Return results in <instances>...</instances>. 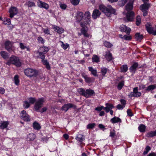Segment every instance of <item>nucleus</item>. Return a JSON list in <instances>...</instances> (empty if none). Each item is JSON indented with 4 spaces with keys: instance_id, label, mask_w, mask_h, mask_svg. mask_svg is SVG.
<instances>
[{
    "instance_id": "obj_1",
    "label": "nucleus",
    "mask_w": 156,
    "mask_h": 156,
    "mask_svg": "<svg viewBox=\"0 0 156 156\" xmlns=\"http://www.w3.org/2000/svg\"><path fill=\"white\" fill-rule=\"evenodd\" d=\"M133 2L134 0H130L129 2L126 6V9L128 11L126 15V18L129 21H132L134 18L133 12H130L133 9Z\"/></svg>"
},
{
    "instance_id": "obj_2",
    "label": "nucleus",
    "mask_w": 156,
    "mask_h": 156,
    "mask_svg": "<svg viewBox=\"0 0 156 156\" xmlns=\"http://www.w3.org/2000/svg\"><path fill=\"white\" fill-rule=\"evenodd\" d=\"M100 9L104 12L108 17H110L111 14H115V11L110 5H109L106 7L102 5H101L99 6Z\"/></svg>"
},
{
    "instance_id": "obj_3",
    "label": "nucleus",
    "mask_w": 156,
    "mask_h": 156,
    "mask_svg": "<svg viewBox=\"0 0 156 156\" xmlns=\"http://www.w3.org/2000/svg\"><path fill=\"white\" fill-rule=\"evenodd\" d=\"M80 94L86 98L90 97L95 95V93L93 90L87 89L85 90L83 88H80L78 90Z\"/></svg>"
},
{
    "instance_id": "obj_4",
    "label": "nucleus",
    "mask_w": 156,
    "mask_h": 156,
    "mask_svg": "<svg viewBox=\"0 0 156 156\" xmlns=\"http://www.w3.org/2000/svg\"><path fill=\"white\" fill-rule=\"evenodd\" d=\"M25 74L30 77H36L38 75V71L35 69L32 68L26 69L24 70Z\"/></svg>"
},
{
    "instance_id": "obj_5",
    "label": "nucleus",
    "mask_w": 156,
    "mask_h": 156,
    "mask_svg": "<svg viewBox=\"0 0 156 156\" xmlns=\"http://www.w3.org/2000/svg\"><path fill=\"white\" fill-rule=\"evenodd\" d=\"M88 24L87 22H83V21H81L80 23V25L82 27V29H81V34L85 37H89L90 36V35L87 33V28L86 27V25Z\"/></svg>"
},
{
    "instance_id": "obj_6",
    "label": "nucleus",
    "mask_w": 156,
    "mask_h": 156,
    "mask_svg": "<svg viewBox=\"0 0 156 156\" xmlns=\"http://www.w3.org/2000/svg\"><path fill=\"white\" fill-rule=\"evenodd\" d=\"M44 102V99L43 98H40L36 102L34 105V108L37 112H39V109L42 107L43 103Z\"/></svg>"
},
{
    "instance_id": "obj_7",
    "label": "nucleus",
    "mask_w": 156,
    "mask_h": 156,
    "mask_svg": "<svg viewBox=\"0 0 156 156\" xmlns=\"http://www.w3.org/2000/svg\"><path fill=\"white\" fill-rule=\"evenodd\" d=\"M150 7V4L147 3H144L140 6V9L143 12V16H145L147 15V11Z\"/></svg>"
},
{
    "instance_id": "obj_8",
    "label": "nucleus",
    "mask_w": 156,
    "mask_h": 156,
    "mask_svg": "<svg viewBox=\"0 0 156 156\" xmlns=\"http://www.w3.org/2000/svg\"><path fill=\"white\" fill-rule=\"evenodd\" d=\"M10 61L12 64H14L16 66L20 67L21 65L19 58L17 57L13 56L10 58Z\"/></svg>"
},
{
    "instance_id": "obj_9",
    "label": "nucleus",
    "mask_w": 156,
    "mask_h": 156,
    "mask_svg": "<svg viewBox=\"0 0 156 156\" xmlns=\"http://www.w3.org/2000/svg\"><path fill=\"white\" fill-rule=\"evenodd\" d=\"M9 12L10 13L9 17L12 18L14 15L17 14L18 12V10L16 7L11 6L9 9Z\"/></svg>"
},
{
    "instance_id": "obj_10",
    "label": "nucleus",
    "mask_w": 156,
    "mask_h": 156,
    "mask_svg": "<svg viewBox=\"0 0 156 156\" xmlns=\"http://www.w3.org/2000/svg\"><path fill=\"white\" fill-rule=\"evenodd\" d=\"M73 108L74 109H76V106L75 105L71 103L65 104L64 105L62 108V109L64 110L65 112H66L70 108Z\"/></svg>"
},
{
    "instance_id": "obj_11",
    "label": "nucleus",
    "mask_w": 156,
    "mask_h": 156,
    "mask_svg": "<svg viewBox=\"0 0 156 156\" xmlns=\"http://www.w3.org/2000/svg\"><path fill=\"white\" fill-rule=\"evenodd\" d=\"M20 115L21 119L24 121H30V116L27 114L25 111H22L20 113Z\"/></svg>"
},
{
    "instance_id": "obj_12",
    "label": "nucleus",
    "mask_w": 156,
    "mask_h": 156,
    "mask_svg": "<svg viewBox=\"0 0 156 156\" xmlns=\"http://www.w3.org/2000/svg\"><path fill=\"white\" fill-rule=\"evenodd\" d=\"M5 48L9 52H11L13 51L14 50V47L12 46L11 42L9 41H7L5 43Z\"/></svg>"
},
{
    "instance_id": "obj_13",
    "label": "nucleus",
    "mask_w": 156,
    "mask_h": 156,
    "mask_svg": "<svg viewBox=\"0 0 156 156\" xmlns=\"http://www.w3.org/2000/svg\"><path fill=\"white\" fill-rule=\"evenodd\" d=\"M84 17L83 20H85L83 21V22H87V24H89V22L90 21V13L89 11H87L85 12L84 14L83 15Z\"/></svg>"
},
{
    "instance_id": "obj_14",
    "label": "nucleus",
    "mask_w": 156,
    "mask_h": 156,
    "mask_svg": "<svg viewBox=\"0 0 156 156\" xmlns=\"http://www.w3.org/2000/svg\"><path fill=\"white\" fill-rule=\"evenodd\" d=\"M120 30L121 31L126 32L128 35H129L131 31V29L127 27L126 26L124 25L121 26Z\"/></svg>"
},
{
    "instance_id": "obj_15",
    "label": "nucleus",
    "mask_w": 156,
    "mask_h": 156,
    "mask_svg": "<svg viewBox=\"0 0 156 156\" xmlns=\"http://www.w3.org/2000/svg\"><path fill=\"white\" fill-rule=\"evenodd\" d=\"M100 12L98 9H94L93 12L92 17L94 19H96L98 17H99L101 15Z\"/></svg>"
},
{
    "instance_id": "obj_16",
    "label": "nucleus",
    "mask_w": 156,
    "mask_h": 156,
    "mask_svg": "<svg viewBox=\"0 0 156 156\" xmlns=\"http://www.w3.org/2000/svg\"><path fill=\"white\" fill-rule=\"evenodd\" d=\"M83 13L82 12L78 11L76 16V20L78 22H80L83 18Z\"/></svg>"
},
{
    "instance_id": "obj_17",
    "label": "nucleus",
    "mask_w": 156,
    "mask_h": 156,
    "mask_svg": "<svg viewBox=\"0 0 156 156\" xmlns=\"http://www.w3.org/2000/svg\"><path fill=\"white\" fill-rule=\"evenodd\" d=\"M48 50L49 49L48 47L44 46L40 47L37 52H40V53H41L45 54Z\"/></svg>"
},
{
    "instance_id": "obj_18",
    "label": "nucleus",
    "mask_w": 156,
    "mask_h": 156,
    "mask_svg": "<svg viewBox=\"0 0 156 156\" xmlns=\"http://www.w3.org/2000/svg\"><path fill=\"white\" fill-rule=\"evenodd\" d=\"M138 66L137 62H135L133 65L130 67L129 69L131 72L134 73L136 70V68Z\"/></svg>"
},
{
    "instance_id": "obj_19",
    "label": "nucleus",
    "mask_w": 156,
    "mask_h": 156,
    "mask_svg": "<svg viewBox=\"0 0 156 156\" xmlns=\"http://www.w3.org/2000/svg\"><path fill=\"white\" fill-rule=\"evenodd\" d=\"M38 6L41 8H43L47 9L49 8L48 5L46 3L39 1L38 2Z\"/></svg>"
},
{
    "instance_id": "obj_20",
    "label": "nucleus",
    "mask_w": 156,
    "mask_h": 156,
    "mask_svg": "<svg viewBox=\"0 0 156 156\" xmlns=\"http://www.w3.org/2000/svg\"><path fill=\"white\" fill-rule=\"evenodd\" d=\"M145 27L147 31L149 34H151L153 33V29L151 25L147 23L146 24Z\"/></svg>"
},
{
    "instance_id": "obj_21",
    "label": "nucleus",
    "mask_w": 156,
    "mask_h": 156,
    "mask_svg": "<svg viewBox=\"0 0 156 156\" xmlns=\"http://www.w3.org/2000/svg\"><path fill=\"white\" fill-rule=\"evenodd\" d=\"M82 76L84 78L86 82L90 83L92 82L94 80V79L93 78H90L88 77L87 75L85 74H82Z\"/></svg>"
},
{
    "instance_id": "obj_22",
    "label": "nucleus",
    "mask_w": 156,
    "mask_h": 156,
    "mask_svg": "<svg viewBox=\"0 0 156 156\" xmlns=\"http://www.w3.org/2000/svg\"><path fill=\"white\" fill-rule=\"evenodd\" d=\"M9 122L8 121L2 122L0 123V128L4 129L7 127Z\"/></svg>"
},
{
    "instance_id": "obj_23",
    "label": "nucleus",
    "mask_w": 156,
    "mask_h": 156,
    "mask_svg": "<svg viewBox=\"0 0 156 156\" xmlns=\"http://www.w3.org/2000/svg\"><path fill=\"white\" fill-rule=\"evenodd\" d=\"M133 91L134 93V97H140L141 95V93L138 91V87H135L133 88Z\"/></svg>"
},
{
    "instance_id": "obj_24",
    "label": "nucleus",
    "mask_w": 156,
    "mask_h": 156,
    "mask_svg": "<svg viewBox=\"0 0 156 156\" xmlns=\"http://www.w3.org/2000/svg\"><path fill=\"white\" fill-rule=\"evenodd\" d=\"M136 39L139 41H141V40L143 38V36L140 34V33H136L135 35Z\"/></svg>"
},
{
    "instance_id": "obj_25",
    "label": "nucleus",
    "mask_w": 156,
    "mask_h": 156,
    "mask_svg": "<svg viewBox=\"0 0 156 156\" xmlns=\"http://www.w3.org/2000/svg\"><path fill=\"white\" fill-rule=\"evenodd\" d=\"M156 136V130L154 131H152L147 133L146 136L148 137H153Z\"/></svg>"
},
{
    "instance_id": "obj_26",
    "label": "nucleus",
    "mask_w": 156,
    "mask_h": 156,
    "mask_svg": "<svg viewBox=\"0 0 156 156\" xmlns=\"http://www.w3.org/2000/svg\"><path fill=\"white\" fill-rule=\"evenodd\" d=\"M105 57L106 59L109 61H111L113 59L112 55L109 51L107 52L106 54L105 55Z\"/></svg>"
},
{
    "instance_id": "obj_27",
    "label": "nucleus",
    "mask_w": 156,
    "mask_h": 156,
    "mask_svg": "<svg viewBox=\"0 0 156 156\" xmlns=\"http://www.w3.org/2000/svg\"><path fill=\"white\" fill-rule=\"evenodd\" d=\"M36 137V135L34 133H30L27 136V140L28 141L33 140Z\"/></svg>"
},
{
    "instance_id": "obj_28",
    "label": "nucleus",
    "mask_w": 156,
    "mask_h": 156,
    "mask_svg": "<svg viewBox=\"0 0 156 156\" xmlns=\"http://www.w3.org/2000/svg\"><path fill=\"white\" fill-rule=\"evenodd\" d=\"M89 70L91 72V73L94 76H98L97 75V71L95 69H94L92 67H88Z\"/></svg>"
},
{
    "instance_id": "obj_29",
    "label": "nucleus",
    "mask_w": 156,
    "mask_h": 156,
    "mask_svg": "<svg viewBox=\"0 0 156 156\" xmlns=\"http://www.w3.org/2000/svg\"><path fill=\"white\" fill-rule=\"evenodd\" d=\"M0 54L2 57L4 59H7L8 58V53L4 51H1Z\"/></svg>"
},
{
    "instance_id": "obj_30",
    "label": "nucleus",
    "mask_w": 156,
    "mask_h": 156,
    "mask_svg": "<svg viewBox=\"0 0 156 156\" xmlns=\"http://www.w3.org/2000/svg\"><path fill=\"white\" fill-rule=\"evenodd\" d=\"M42 62L43 65L45 66L48 69H50V67L48 62L47 60L43 59L42 60Z\"/></svg>"
},
{
    "instance_id": "obj_31",
    "label": "nucleus",
    "mask_w": 156,
    "mask_h": 156,
    "mask_svg": "<svg viewBox=\"0 0 156 156\" xmlns=\"http://www.w3.org/2000/svg\"><path fill=\"white\" fill-rule=\"evenodd\" d=\"M33 127L34 129L37 130H39L41 128V126L39 123L36 122H35L33 123Z\"/></svg>"
},
{
    "instance_id": "obj_32",
    "label": "nucleus",
    "mask_w": 156,
    "mask_h": 156,
    "mask_svg": "<svg viewBox=\"0 0 156 156\" xmlns=\"http://www.w3.org/2000/svg\"><path fill=\"white\" fill-rule=\"evenodd\" d=\"M111 121L113 123L121 122V119L119 117H115L111 119Z\"/></svg>"
},
{
    "instance_id": "obj_33",
    "label": "nucleus",
    "mask_w": 156,
    "mask_h": 156,
    "mask_svg": "<svg viewBox=\"0 0 156 156\" xmlns=\"http://www.w3.org/2000/svg\"><path fill=\"white\" fill-rule=\"evenodd\" d=\"M146 127L144 125L141 124L138 127V129L141 132H144Z\"/></svg>"
},
{
    "instance_id": "obj_34",
    "label": "nucleus",
    "mask_w": 156,
    "mask_h": 156,
    "mask_svg": "<svg viewBox=\"0 0 156 156\" xmlns=\"http://www.w3.org/2000/svg\"><path fill=\"white\" fill-rule=\"evenodd\" d=\"M120 69L121 72L125 73L127 71V66L126 65H123L120 68Z\"/></svg>"
},
{
    "instance_id": "obj_35",
    "label": "nucleus",
    "mask_w": 156,
    "mask_h": 156,
    "mask_svg": "<svg viewBox=\"0 0 156 156\" xmlns=\"http://www.w3.org/2000/svg\"><path fill=\"white\" fill-rule=\"evenodd\" d=\"M156 88V84L151 85L147 87L146 90L148 91H150L153 90Z\"/></svg>"
},
{
    "instance_id": "obj_36",
    "label": "nucleus",
    "mask_w": 156,
    "mask_h": 156,
    "mask_svg": "<svg viewBox=\"0 0 156 156\" xmlns=\"http://www.w3.org/2000/svg\"><path fill=\"white\" fill-rule=\"evenodd\" d=\"M92 60L93 62H98L100 61V59L96 55H94L92 58Z\"/></svg>"
},
{
    "instance_id": "obj_37",
    "label": "nucleus",
    "mask_w": 156,
    "mask_h": 156,
    "mask_svg": "<svg viewBox=\"0 0 156 156\" xmlns=\"http://www.w3.org/2000/svg\"><path fill=\"white\" fill-rule=\"evenodd\" d=\"M83 136V135L79 134L76 136V139L80 142H82L84 139Z\"/></svg>"
},
{
    "instance_id": "obj_38",
    "label": "nucleus",
    "mask_w": 156,
    "mask_h": 156,
    "mask_svg": "<svg viewBox=\"0 0 156 156\" xmlns=\"http://www.w3.org/2000/svg\"><path fill=\"white\" fill-rule=\"evenodd\" d=\"M124 81H122L119 83L117 86V88L119 90H121L122 89L124 85Z\"/></svg>"
},
{
    "instance_id": "obj_39",
    "label": "nucleus",
    "mask_w": 156,
    "mask_h": 156,
    "mask_svg": "<svg viewBox=\"0 0 156 156\" xmlns=\"http://www.w3.org/2000/svg\"><path fill=\"white\" fill-rule=\"evenodd\" d=\"M141 22V20L140 17L139 16H137L136 18V24L137 26H139Z\"/></svg>"
},
{
    "instance_id": "obj_40",
    "label": "nucleus",
    "mask_w": 156,
    "mask_h": 156,
    "mask_svg": "<svg viewBox=\"0 0 156 156\" xmlns=\"http://www.w3.org/2000/svg\"><path fill=\"white\" fill-rule=\"evenodd\" d=\"M151 148L150 147L148 146H146L145 149V150L143 152V154L144 155H146L147 154L149 151L151 150Z\"/></svg>"
},
{
    "instance_id": "obj_41",
    "label": "nucleus",
    "mask_w": 156,
    "mask_h": 156,
    "mask_svg": "<svg viewBox=\"0 0 156 156\" xmlns=\"http://www.w3.org/2000/svg\"><path fill=\"white\" fill-rule=\"evenodd\" d=\"M127 0H122L119 2L118 4L120 6H123L127 2Z\"/></svg>"
},
{
    "instance_id": "obj_42",
    "label": "nucleus",
    "mask_w": 156,
    "mask_h": 156,
    "mask_svg": "<svg viewBox=\"0 0 156 156\" xmlns=\"http://www.w3.org/2000/svg\"><path fill=\"white\" fill-rule=\"evenodd\" d=\"M14 80L15 84L16 85H18L19 83V76L17 75L15 76Z\"/></svg>"
},
{
    "instance_id": "obj_43",
    "label": "nucleus",
    "mask_w": 156,
    "mask_h": 156,
    "mask_svg": "<svg viewBox=\"0 0 156 156\" xmlns=\"http://www.w3.org/2000/svg\"><path fill=\"white\" fill-rule=\"evenodd\" d=\"M104 44L105 46L108 48H111L112 46V44L109 42L105 41Z\"/></svg>"
},
{
    "instance_id": "obj_44",
    "label": "nucleus",
    "mask_w": 156,
    "mask_h": 156,
    "mask_svg": "<svg viewBox=\"0 0 156 156\" xmlns=\"http://www.w3.org/2000/svg\"><path fill=\"white\" fill-rule=\"evenodd\" d=\"M95 126V124L94 123H90L87 126V129H92Z\"/></svg>"
},
{
    "instance_id": "obj_45",
    "label": "nucleus",
    "mask_w": 156,
    "mask_h": 156,
    "mask_svg": "<svg viewBox=\"0 0 156 156\" xmlns=\"http://www.w3.org/2000/svg\"><path fill=\"white\" fill-rule=\"evenodd\" d=\"M107 69L106 68H102L101 69V72L102 76H104L107 72Z\"/></svg>"
},
{
    "instance_id": "obj_46",
    "label": "nucleus",
    "mask_w": 156,
    "mask_h": 156,
    "mask_svg": "<svg viewBox=\"0 0 156 156\" xmlns=\"http://www.w3.org/2000/svg\"><path fill=\"white\" fill-rule=\"evenodd\" d=\"M62 43L61 45V47L65 50L68 47H69V45L68 44H65L62 41H61Z\"/></svg>"
},
{
    "instance_id": "obj_47",
    "label": "nucleus",
    "mask_w": 156,
    "mask_h": 156,
    "mask_svg": "<svg viewBox=\"0 0 156 156\" xmlns=\"http://www.w3.org/2000/svg\"><path fill=\"white\" fill-rule=\"evenodd\" d=\"M28 100L29 101V103L31 104H34L36 101V100L35 98L30 97L28 98Z\"/></svg>"
},
{
    "instance_id": "obj_48",
    "label": "nucleus",
    "mask_w": 156,
    "mask_h": 156,
    "mask_svg": "<svg viewBox=\"0 0 156 156\" xmlns=\"http://www.w3.org/2000/svg\"><path fill=\"white\" fill-rule=\"evenodd\" d=\"M37 53L38 54V57L40 58L41 59H42V60L45 58V55H44L45 54L42 53H40V52H37Z\"/></svg>"
},
{
    "instance_id": "obj_49",
    "label": "nucleus",
    "mask_w": 156,
    "mask_h": 156,
    "mask_svg": "<svg viewBox=\"0 0 156 156\" xmlns=\"http://www.w3.org/2000/svg\"><path fill=\"white\" fill-rule=\"evenodd\" d=\"M70 2L74 5H77L79 3V1L78 0H70Z\"/></svg>"
},
{
    "instance_id": "obj_50",
    "label": "nucleus",
    "mask_w": 156,
    "mask_h": 156,
    "mask_svg": "<svg viewBox=\"0 0 156 156\" xmlns=\"http://www.w3.org/2000/svg\"><path fill=\"white\" fill-rule=\"evenodd\" d=\"M23 102L24 104L23 105V106L25 108H27L30 106V105L27 101H25Z\"/></svg>"
},
{
    "instance_id": "obj_51",
    "label": "nucleus",
    "mask_w": 156,
    "mask_h": 156,
    "mask_svg": "<svg viewBox=\"0 0 156 156\" xmlns=\"http://www.w3.org/2000/svg\"><path fill=\"white\" fill-rule=\"evenodd\" d=\"M26 4L28 7H30L35 6V3L34 2L30 1L27 2Z\"/></svg>"
},
{
    "instance_id": "obj_52",
    "label": "nucleus",
    "mask_w": 156,
    "mask_h": 156,
    "mask_svg": "<svg viewBox=\"0 0 156 156\" xmlns=\"http://www.w3.org/2000/svg\"><path fill=\"white\" fill-rule=\"evenodd\" d=\"M124 39L130 41L132 39V36H127V35H124L123 36Z\"/></svg>"
},
{
    "instance_id": "obj_53",
    "label": "nucleus",
    "mask_w": 156,
    "mask_h": 156,
    "mask_svg": "<svg viewBox=\"0 0 156 156\" xmlns=\"http://www.w3.org/2000/svg\"><path fill=\"white\" fill-rule=\"evenodd\" d=\"M10 20L9 18H6L4 21V23L5 25H9L10 24Z\"/></svg>"
},
{
    "instance_id": "obj_54",
    "label": "nucleus",
    "mask_w": 156,
    "mask_h": 156,
    "mask_svg": "<svg viewBox=\"0 0 156 156\" xmlns=\"http://www.w3.org/2000/svg\"><path fill=\"white\" fill-rule=\"evenodd\" d=\"M38 41L39 43L43 44L44 42V41L41 37H39L37 38Z\"/></svg>"
},
{
    "instance_id": "obj_55",
    "label": "nucleus",
    "mask_w": 156,
    "mask_h": 156,
    "mask_svg": "<svg viewBox=\"0 0 156 156\" xmlns=\"http://www.w3.org/2000/svg\"><path fill=\"white\" fill-rule=\"evenodd\" d=\"M106 107L110 109L114 108V106L111 104L106 103Z\"/></svg>"
},
{
    "instance_id": "obj_56",
    "label": "nucleus",
    "mask_w": 156,
    "mask_h": 156,
    "mask_svg": "<svg viewBox=\"0 0 156 156\" xmlns=\"http://www.w3.org/2000/svg\"><path fill=\"white\" fill-rule=\"evenodd\" d=\"M60 7L61 8L63 9H65L67 7V5L64 4H62L61 3L60 5Z\"/></svg>"
},
{
    "instance_id": "obj_57",
    "label": "nucleus",
    "mask_w": 156,
    "mask_h": 156,
    "mask_svg": "<svg viewBox=\"0 0 156 156\" xmlns=\"http://www.w3.org/2000/svg\"><path fill=\"white\" fill-rule=\"evenodd\" d=\"M127 112L128 115L129 116H133V114L132 112L131 111L130 109H128L127 110Z\"/></svg>"
},
{
    "instance_id": "obj_58",
    "label": "nucleus",
    "mask_w": 156,
    "mask_h": 156,
    "mask_svg": "<svg viewBox=\"0 0 156 156\" xmlns=\"http://www.w3.org/2000/svg\"><path fill=\"white\" fill-rule=\"evenodd\" d=\"M20 48L22 49H24L26 48H27V47L26 46H25L23 43H20Z\"/></svg>"
},
{
    "instance_id": "obj_59",
    "label": "nucleus",
    "mask_w": 156,
    "mask_h": 156,
    "mask_svg": "<svg viewBox=\"0 0 156 156\" xmlns=\"http://www.w3.org/2000/svg\"><path fill=\"white\" fill-rule=\"evenodd\" d=\"M125 106H123L120 104H119L116 106V108L119 109H122Z\"/></svg>"
},
{
    "instance_id": "obj_60",
    "label": "nucleus",
    "mask_w": 156,
    "mask_h": 156,
    "mask_svg": "<svg viewBox=\"0 0 156 156\" xmlns=\"http://www.w3.org/2000/svg\"><path fill=\"white\" fill-rule=\"evenodd\" d=\"M104 107L103 106H101V107H98L95 108V110L98 111H101L102 109H104Z\"/></svg>"
},
{
    "instance_id": "obj_61",
    "label": "nucleus",
    "mask_w": 156,
    "mask_h": 156,
    "mask_svg": "<svg viewBox=\"0 0 156 156\" xmlns=\"http://www.w3.org/2000/svg\"><path fill=\"white\" fill-rule=\"evenodd\" d=\"M120 101L121 104L122 105V106H125V105L126 104V101L125 100L122 99H121Z\"/></svg>"
},
{
    "instance_id": "obj_62",
    "label": "nucleus",
    "mask_w": 156,
    "mask_h": 156,
    "mask_svg": "<svg viewBox=\"0 0 156 156\" xmlns=\"http://www.w3.org/2000/svg\"><path fill=\"white\" fill-rule=\"evenodd\" d=\"M5 92V90L3 88L0 87V94H3Z\"/></svg>"
},
{
    "instance_id": "obj_63",
    "label": "nucleus",
    "mask_w": 156,
    "mask_h": 156,
    "mask_svg": "<svg viewBox=\"0 0 156 156\" xmlns=\"http://www.w3.org/2000/svg\"><path fill=\"white\" fill-rule=\"evenodd\" d=\"M44 32L46 34H49L50 33V30L48 29H44Z\"/></svg>"
},
{
    "instance_id": "obj_64",
    "label": "nucleus",
    "mask_w": 156,
    "mask_h": 156,
    "mask_svg": "<svg viewBox=\"0 0 156 156\" xmlns=\"http://www.w3.org/2000/svg\"><path fill=\"white\" fill-rule=\"evenodd\" d=\"M147 156H156V153L154 152L150 153Z\"/></svg>"
}]
</instances>
